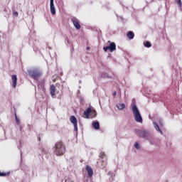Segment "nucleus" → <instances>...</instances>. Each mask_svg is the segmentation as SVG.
Masks as SVG:
<instances>
[{"instance_id": "nucleus-29", "label": "nucleus", "mask_w": 182, "mask_h": 182, "mask_svg": "<svg viewBox=\"0 0 182 182\" xmlns=\"http://www.w3.org/2000/svg\"><path fill=\"white\" fill-rule=\"evenodd\" d=\"M89 49H90V47H87V48H86V50H89Z\"/></svg>"}, {"instance_id": "nucleus-4", "label": "nucleus", "mask_w": 182, "mask_h": 182, "mask_svg": "<svg viewBox=\"0 0 182 182\" xmlns=\"http://www.w3.org/2000/svg\"><path fill=\"white\" fill-rule=\"evenodd\" d=\"M108 43H109V46L103 47V50L105 52H107V50H109V52H114L116 50V43L114 42H110V41H108Z\"/></svg>"}, {"instance_id": "nucleus-25", "label": "nucleus", "mask_w": 182, "mask_h": 182, "mask_svg": "<svg viewBox=\"0 0 182 182\" xmlns=\"http://www.w3.org/2000/svg\"><path fill=\"white\" fill-rule=\"evenodd\" d=\"M19 129H20V132H22L23 130V127H22V125H20Z\"/></svg>"}, {"instance_id": "nucleus-26", "label": "nucleus", "mask_w": 182, "mask_h": 182, "mask_svg": "<svg viewBox=\"0 0 182 182\" xmlns=\"http://www.w3.org/2000/svg\"><path fill=\"white\" fill-rule=\"evenodd\" d=\"M14 16H18V14L17 11H15V12L14 13Z\"/></svg>"}, {"instance_id": "nucleus-19", "label": "nucleus", "mask_w": 182, "mask_h": 182, "mask_svg": "<svg viewBox=\"0 0 182 182\" xmlns=\"http://www.w3.org/2000/svg\"><path fill=\"white\" fill-rule=\"evenodd\" d=\"M141 134L142 135V137H144V139H146V137H147V132H146V131H142L141 132Z\"/></svg>"}, {"instance_id": "nucleus-5", "label": "nucleus", "mask_w": 182, "mask_h": 182, "mask_svg": "<svg viewBox=\"0 0 182 182\" xmlns=\"http://www.w3.org/2000/svg\"><path fill=\"white\" fill-rule=\"evenodd\" d=\"M70 120L73 124H74V130L75 132H77V119H76V117L72 115L70 117Z\"/></svg>"}, {"instance_id": "nucleus-2", "label": "nucleus", "mask_w": 182, "mask_h": 182, "mask_svg": "<svg viewBox=\"0 0 182 182\" xmlns=\"http://www.w3.org/2000/svg\"><path fill=\"white\" fill-rule=\"evenodd\" d=\"M132 113L134 114L135 120L138 123H143V118L140 114V112L139 111V108H137V106L136 105L132 106Z\"/></svg>"}, {"instance_id": "nucleus-20", "label": "nucleus", "mask_w": 182, "mask_h": 182, "mask_svg": "<svg viewBox=\"0 0 182 182\" xmlns=\"http://www.w3.org/2000/svg\"><path fill=\"white\" fill-rule=\"evenodd\" d=\"M15 117H16V124H19L20 121H19V119H18V116L16 114H15Z\"/></svg>"}, {"instance_id": "nucleus-8", "label": "nucleus", "mask_w": 182, "mask_h": 182, "mask_svg": "<svg viewBox=\"0 0 182 182\" xmlns=\"http://www.w3.org/2000/svg\"><path fill=\"white\" fill-rule=\"evenodd\" d=\"M11 80L13 83L12 86L15 89V87H16V83L18 82V77L16 76V75H11Z\"/></svg>"}, {"instance_id": "nucleus-9", "label": "nucleus", "mask_w": 182, "mask_h": 182, "mask_svg": "<svg viewBox=\"0 0 182 182\" xmlns=\"http://www.w3.org/2000/svg\"><path fill=\"white\" fill-rule=\"evenodd\" d=\"M86 170L87 172L88 177H93V169L92 168V167H90V166L89 165H87Z\"/></svg>"}, {"instance_id": "nucleus-11", "label": "nucleus", "mask_w": 182, "mask_h": 182, "mask_svg": "<svg viewBox=\"0 0 182 182\" xmlns=\"http://www.w3.org/2000/svg\"><path fill=\"white\" fill-rule=\"evenodd\" d=\"M91 113H92V108L88 107V108L87 109V110H85V111L84 112V114H85L86 119H89V116H90V114Z\"/></svg>"}, {"instance_id": "nucleus-15", "label": "nucleus", "mask_w": 182, "mask_h": 182, "mask_svg": "<svg viewBox=\"0 0 182 182\" xmlns=\"http://www.w3.org/2000/svg\"><path fill=\"white\" fill-rule=\"evenodd\" d=\"M117 107H118L119 110H123V109H124L126 107V105L122 103V104H119L117 105Z\"/></svg>"}, {"instance_id": "nucleus-23", "label": "nucleus", "mask_w": 182, "mask_h": 182, "mask_svg": "<svg viewBox=\"0 0 182 182\" xmlns=\"http://www.w3.org/2000/svg\"><path fill=\"white\" fill-rule=\"evenodd\" d=\"M177 4H178V5H179V6H181V5H182L181 0H178Z\"/></svg>"}, {"instance_id": "nucleus-3", "label": "nucleus", "mask_w": 182, "mask_h": 182, "mask_svg": "<svg viewBox=\"0 0 182 182\" xmlns=\"http://www.w3.org/2000/svg\"><path fill=\"white\" fill-rule=\"evenodd\" d=\"M28 73L34 80H38L42 76V72L36 69L30 70L28 71Z\"/></svg>"}, {"instance_id": "nucleus-24", "label": "nucleus", "mask_w": 182, "mask_h": 182, "mask_svg": "<svg viewBox=\"0 0 182 182\" xmlns=\"http://www.w3.org/2000/svg\"><path fill=\"white\" fill-rule=\"evenodd\" d=\"M102 163H104L103 168H105V167H106V166H107V162H105L102 161Z\"/></svg>"}, {"instance_id": "nucleus-10", "label": "nucleus", "mask_w": 182, "mask_h": 182, "mask_svg": "<svg viewBox=\"0 0 182 182\" xmlns=\"http://www.w3.org/2000/svg\"><path fill=\"white\" fill-rule=\"evenodd\" d=\"M55 92H56V87H55V85H50V93L53 97V96H55Z\"/></svg>"}, {"instance_id": "nucleus-12", "label": "nucleus", "mask_w": 182, "mask_h": 182, "mask_svg": "<svg viewBox=\"0 0 182 182\" xmlns=\"http://www.w3.org/2000/svg\"><path fill=\"white\" fill-rule=\"evenodd\" d=\"M92 127L95 129V130H99V129H100V124L99 122H92Z\"/></svg>"}, {"instance_id": "nucleus-27", "label": "nucleus", "mask_w": 182, "mask_h": 182, "mask_svg": "<svg viewBox=\"0 0 182 182\" xmlns=\"http://www.w3.org/2000/svg\"><path fill=\"white\" fill-rule=\"evenodd\" d=\"M112 95H113V96H116L117 95V92L116 91H114Z\"/></svg>"}, {"instance_id": "nucleus-21", "label": "nucleus", "mask_w": 182, "mask_h": 182, "mask_svg": "<svg viewBox=\"0 0 182 182\" xmlns=\"http://www.w3.org/2000/svg\"><path fill=\"white\" fill-rule=\"evenodd\" d=\"M134 147H135V149H140V146L139 145V144L137 142H136L134 144Z\"/></svg>"}, {"instance_id": "nucleus-1", "label": "nucleus", "mask_w": 182, "mask_h": 182, "mask_svg": "<svg viewBox=\"0 0 182 182\" xmlns=\"http://www.w3.org/2000/svg\"><path fill=\"white\" fill-rule=\"evenodd\" d=\"M66 151V146L62 141H58L55 144L54 153L55 156H63Z\"/></svg>"}, {"instance_id": "nucleus-14", "label": "nucleus", "mask_w": 182, "mask_h": 182, "mask_svg": "<svg viewBox=\"0 0 182 182\" xmlns=\"http://www.w3.org/2000/svg\"><path fill=\"white\" fill-rule=\"evenodd\" d=\"M38 87H41V89H42V90H45V80H42L38 84Z\"/></svg>"}, {"instance_id": "nucleus-28", "label": "nucleus", "mask_w": 182, "mask_h": 182, "mask_svg": "<svg viewBox=\"0 0 182 182\" xmlns=\"http://www.w3.org/2000/svg\"><path fill=\"white\" fill-rule=\"evenodd\" d=\"M38 141H41V136L38 137Z\"/></svg>"}, {"instance_id": "nucleus-22", "label": "nucleus", "mask_w": 182, "mask_h": 182, "mask_svg": "<svg viewBox=\"0 0 182 182\" xmlns=\"http://www.w3.org/2000/svg\"><path fill=\"white\" fill-rule=\"evenodd\" d=\"M100 157H101V159H105V157H106V154L102 152L100 154Z\"/></svg>"}, {"instance_id": "nucleus-7", "label": "nucleus", "mask_w": 182, "mask_h": 182, "mask_svg": "<svg viewBox=\"0 0 182 182\" xmlns=\"http://www.w3.org/2000/svg\"><path fill=\"white\" fill-rule=\"evenodd\" d=\"M50 11L52 15L56 14V9H55V4H53V0H50Z\"/></svg>"}, {"instance_id": "nucleus-17", "label": "nucleus", "mask_w": 182, "mask_h": 182, "mask_svg": "<svg viewBox=\"0 0 182 182\" xmlns=\"http://www.w3.org/2000/svg\"><path fill=\"white\" fill-rule=\"evenodd\" d=\"M9 175V173H6V172H1L0 171V177H5L6 176Z\"/></svg>"}, {"instance_id": "nucleus-18", "label": "nucleus", "mask_w": 182, "mask_h": 182, "mask_svg": "<svg viewBox=\"0 0 182 182\" xmlns=\"http://www.w3.org/2000/svg\"><path fill=\"white\" fill-rule=\"evenodd\" d=\"M155 129L158 132H160V133L163 134V132L160 129V127H159V124H157L156 123H155Z\"/></svg>"}, {"instance_id": "nucleus-13", "label": "nucleus", "mask_w": 182, "mask_h": 182, "mask_svg": "<svg viewBox=\"0 0 182 182\" xmlns=\"http://www.w3.org/2000/svg\"><path fill=\"white\" fill-rule=\"evenodd\" d=\"M127 36L129 39L132 40L134 38V33L133 31H129L127 33Z\"/></svg>"}, {"instance_id": "nucleus-16", "label": "nucleus", "mask_w": 182, "mask_h": 182, "mask_svg": "<svg viewBox=\"0 0 182 182\" xmlns=\"http://www.w3.org/2000/svg\"><path fill=\"white\" fill-rule=\"evenodd\" d=\"M144 46L145 48H151V43H150V41H146V43H144Z\"/></svg>"}, {"instance_id": "nucleus-6", "label": "nucleus", "mask_w": 182, "mask_h": 182, "mask_svg": "<svg viewBox=\"0 0 182 182\" xmlns=\"http://www.w3.org/2000/svg\"><path fill=\"white\" fill-rule=\"evenodd\" d=\"M71 21L73 22L75 28H76L77 29H80V22L79 21V19H77V18L76 17H73L71 18Z\"/></svg>"}]
</instances>
